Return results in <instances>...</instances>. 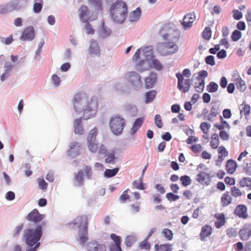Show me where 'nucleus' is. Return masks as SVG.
I'll return each instance as SVG.
<instances>
[{
  "label": "nucleus",
  "instance_id": "13d9d810",
  "mask_svg": "<svg viewBox=\"0 0 251 251\" xmlns=\"http://www.w3.org/2000/svg\"><path fill=\"white\" fill-rule=\"evenodd\" d=\"M166 197L168 200L172 201H176L179 199V197L178 195H175L171 192L167 193Z\"/></svg>",
  "mask_w": 251,
  "mask_h": 251
},
{
  "label": "nucleus",
  "instance_id": "09e8293b",
  "mask_svg": "<svg viewBox=\"0 0 251 251\" xmlns=\"http://www.w3.org/2000/svg\"><path fill=\"white\" fill-rule=\"evenodd\" d=\"M148 48H149V47H146V48H144L143 49H138L136 51L135 53H134V54L133 56V57H132L133 60L135 61H137L140 58V54L141 51H142L143 52H145L146 50L148 49Z\"/></svg>",
  "mask_w": 251,
  "mask_h": 251
},
{
  "label": "nucleus",
  "instance_id": "ea45409f",
  "mask_svg": "<svg viewBox=\"0 0 251 251\" xmlns=\"http://www.w3.org/2000/svg\"><path fill=\"white\" fill-rule=\"evenodd\" d=\"M141 206V202L136 201L135 203H132L130 205V210L133 213H136L140 211Z\"/></svg>",
  "mask_w": 251,
  "mask_h": 251
},
{
  "label": "nucleus",
  "instance_id": "774afa93",
  "mask_svg": "<svg viewBox=\"0 0 251 251\" xmlns=\"http://www.w3.org/2000/svg\"><path fill=\"white\" fill-rule=\"evenodd\" d=\"M109 249L110 251H123L121 247V245L111 244L110 245Z\"/></svg>",
  "mask_w": 251,
  "mask_h": 251
},
{
  "label": "nucleus",
  "instance_id": "9b49d317",
  "mask_svg": "<svg viewBox=\"0 0 251 251\" xmlns=\"http://www.w3.org/2000/svg\"><path fill=\"white\" fill-rule=\"evenodd\" d=\"M178 49L176 44L166 43L161 47V51L163 55H168L176 52Z\"/></svg>",
  "mask_w": 251,
  "mask_h": 251
},
{
  "label": "nucleus",
  "instance_id": "f8f14e48",
  "mask_svg": "<svg viewBox=\"0 0 251 251\" xmlns=\"http://www.w3.org/2000/svg\"><path fill=\"white\" fill-rule=\"evenodd\" d=\"M239 235L242 240H247L251 236V225L246 224L240 230Z\"/></svg>",
  "mask_w": 251,
  "mask_h": 251
},
{
  "label": "nucleus",
  "instance_id": "052dcab7",
  "mask_svg": "<svg viewBox=\"0 0 251 251\" xmlns=\"http://www.w3.org/2000/svg\"><path fill=\"white\" fill-rule=\"evenodd\" d=\"M152 201L154 204L160 203L162 201L161 196L158 194H154L152 196Z\"/></svg>",
  "mask_w": 251,
  "mask_h": 251
},
{
  "label": "nucleus",
  "instance_id": "393cba45",
  "mask_svg": "<svg viewBox=\"0 0 251 251\" xmlns=\"http://www.w3.org/2000/svg\"><path fill=\"white\" fill-rule=\"evenodd\" d=\"M144 121V119L143 117L138 118L135 120L130 130L132 134H134L137 132L142 126Z\"/></svg>",
  "mask_w": 251,
  "mask_h": 251
},
{
  "label": "nucleus",
  "instance_id": "5fc2aeb1",
  "mask_svg": "<svg viewBox=\"0 0 251 251\" xmlns=\"http://www.w3.org/2000/svg\"><path fill=\"white\" fill-rule=\"evenodd\" d=\"M38 184L40 188L43 190H46L48 187V183L45 181L43 178H38L37 179Z\"/></svg>",
  "mask_w": 251,
  "mask_h": 251
},
{
  "label": "nucleus",
  "instance_id": "338daca9",
  "mask_svg": "<svg viewBox=\"0 0 251 251\" xmlns=\"http://www.w3.org/2000/svg\"><path fill=\"white\" fill-rule=\"evenodd\" d=\"M85 30L86 32L88 34H93L95 32V30L92 28V26L88 23H87L85 25Z\"/></svg>",
  "mask_w": 251,
  "mask_h": 251
},
{
  "label": "nucleus",
  "instance_id": "39448f33",
  "mask_svg": "<svg viewBox=\"0 0 251 251\" xmlns=\"http://www.w3.org/2000/svg\"><path fill=\"white\" fill-rule=\"evenodd\" d=\"M125 125V120L120 116L112 117L109 121L110 130L114 134L116 135L122 133Z\"/></svg>",
  "mask_w": 251,
  "mask_h": 251
},
{
  "label": "nucleus",
  "instance_id": "9d476101",
  "mask_svg": "<svg viewBox=\"0 0 251 251\" xmlns=\"http://www.w3.org/2000/svg\"><path fill=\"white\" fill-rule=\"evenodd\" d=\"M44 218L43 215L40 214L37 209H34L27 214L26 219L28 221L36 224L41 222Z\"/></svg>",
  "mask_w": 251,
  "mask_h": 251
},
{
  "label": "nucleus",
  "instance_id": "2f4dec72",
  "mask_svg": "<svg viewBox=\"0 0 251 251\" xmlns=\"http://www.w3.org/2000/svg\"><path fill=\"white\" fill-rule=\"evenodd\" d=\"M132 185L134 189L141 190H145L146 189L142 178H140L138 180L133 181Z\"/></svg>",
  "mask_w": 251,
  "mask_h": 251
},
{
  "label": "nucleus",
  "instance_id": "4d7b16f0",
  "mask_svg": "<svg viewBox=\"0 0 251 251\" xmlns=\"http://www.w3.org/2000/svg\"><path fill=\"white\" fill-rule=\"evenodd\" d=\"M110 238L114 242V243L112 244L121 245V238L120 236L116 235L114 233L110 234Z\"/></svg>",
  "mask_w": 251,
  "mask_h": 251
},
{
  "label": "nucleus",
  "instance_id": "f704fd0d",
  "mask_svg": "<svg viewBox=\"0 0 251 251\" xmlns=\"http://www.w3.org/2000/svg\"><path fill=\"white\" fill-rule=\"evenodd\" d=\"M148 240L146 238L139 244V248L140 249L147 251H149L151 250V246L148 242Z\"/></svg>",
  "mask_w": 251,
  "mask_h": 251
},
{
  "label": "nucleus",
  "instance_id": "49530a36",
  "mask_svg": "<svg viewBox=\"0 0 251 251\" xmlns=\"http://www.w3.org/2000/svg\"><path fill=\"white\" fill-rule=\"evenodd\" d=\"M130 190L129 189H127L126 190H125L123 194L121 195V196L120 197V200L122 202H125L127 200H129L130 199V195H128V192H129Z\"/></svg>",
  "mask_w": 251,
  "mask_h": 251
},
{
  "label": "nucleus",
  "instance_id": "a211bd4d",
  "mask_svg": "<svg viewBox=\"0 0 251 251\" xmlns=\"http://www.w3.org/2000/svg\"><path fill=\"white\" fill-rule=\"evenodd\" d=\"M197 180L200 183L207 185L210 182V177L208 173L201 172L197 176Z\"/></svg>",
  "mask_w": 251,
  "mask_h": 251
},
{
  "label": "nucleus",
  "instance_id": "864d4df0",
  "mask_svg": "<svg viewBox=\"0 0 251 251\" xmlns=\"http://www.w3.org/2000/svg\"><path fill=\"white\" fill-rule=\"evenodd\" d=\"M241 32L238 30H234L231 35V39L233 41H237L239 40L241 37Z\"/></svg>",
  "mask_w": 251,
  "mask_h": 251
},
{
  "label": "nucleus",
  "instance_id": "20e7f679",
  "mask_svg": "<svg viewBox=\"0 0 251 251\" xmlns=\"http://www.w3.org/2000/svg\"><path fill=\"white\" fill-rule=\"evenodd\" d=\"M127 13V5L123 1L117 0L111 6L110 14L111 17L117 23H123L126 19Z\"/></svg>",
  "mask_w": 251,
  "mask_h": 251
},
{
  "label": "nucleus",
  "instance_id": "6e6552de",
  "mask_svg": "<svg viewBox=\"0 0 251 251\" xmlns=\"http://www.w3.org/2000/svg\"><path fill=\"white\" fill-rule=\"evenodd\" d=\"M176 75L178 79V89L183 93L188 92L191 84V79L189 78L184 79L179 73H176Z\"/></svg>",
  "mask_w": 251,
  "mask_h": 251
},
{
  "label": "nucleus",
  "instance_id": "79ce46f5",
  "mask_svg": "<svg viewBox=\"0 0 251 251\" xmlns=\"http://www.w3.org/2000/svg\"><path fill=\"white\" fill-rule=\"evenodd\" d=\"M40 2H35L33 5V11L36 13L40 12L43 7V0H36Z\"/></svg>",
  "mask_w": 251,
  "mask_h": 251
},
{
  "label": "nucleus",
  "instance_id": "c85d7f7f",
  "mask_svg": "<svg viewBox=\"0 0 251 251\" xmlns=\"http://www.w3.org/2000/svg\"><path fill=\"white\" fill-rule=\"evenodd\" d=\"M239 184L240 187H247L248 189L251 190V178L248 177H245L241 179Z\"/></svg>",
  "mask_w": 251,
  "mask_h": 251
},
{
  "label": "nucleus",
  "instance_id": "8fccbe9b",
  "mask_svg": "<svg viewBox=\"0 0 251 251\" xmlns=\"http://www.w3.org/2000/svg\"><path fill=\"white\" fill-rule=\"evenodd\" d=\"M211 36V31L210 27H206L202 32V37L205 40H209Z\"/></svg>",
  "mask_w": 251,
  "mask_h": 251
},
{
  "label": "nucleus",
  "instance_id": "69168bd1",
  "mask_svg": "<svg viewBox=\"0 0 251 251\" xmlns=\"http://www.w3.org/2000/svg\"><path fill=\"white\" fill-rule=\"evenodd\" d=\"M233 17L234 19L239 20H240L242 17L243 15L242 12L239 11L238 10H233Z\"/></svg>",
  "mask_w": 251,
  "mask_h": 251
},
{
  "label": "nucleus",
  "instance_id": "6ab92c4d",
  "mask_svg": "<svg viewBox=\"0 0 251 251\" xmlns=\"http://www.w3.org/2000/svg\"><path fill=\"white\" fill-rule=\"evenodd\" d=\"M80 145L78 142H74L71 144L68 152L70 156H75L79 154Z\"/></svg>",
  "mask_w": 251,
  "mask_h": 251
},
{
  "label": "nucleus",
  "instance_id": "1a4fd4ad",
  "mask_svg": "<svg viewBox=\"0 0 251 251\" xmlns=\"http://www.w3.org/2000/svg\"><path fill=\"white\" fill-rule=\"evenodd\" d=\"M35 35L33 27L32 26H29L24 29L20 39L23 41H31L34 38Z\"/></svg>",
  "mask_w": 251,
  "mask_h": 251
},
{
  "label": "nucleus",
  "instance_id": "680f3d73",
  "mask_svg": "<svg viewBox=\"0 0 251 251\" xmlns=\"http://www.w3.org/2000/svg\"><path fill=\"white\" fill-rule=\"evenodd\" d=\"M219 136L222 140L227 141L229 140V134L225 130H221L220 132Z\"/></svg>",
  "mask_w": 251,
  "mask_h": 251
},
{
  "label": "nucleus",
  "instance_id": "0e129e2a",
  "mask_svg": "<svg viewBox=\"0 0 251 251\" xmlns=\"http://www.w3.org/2000/svg\"><path fill=\"white\" fill-rule=\"evenodd\" d=\"M85 175L88 178H90L92 174L91 168L88 166H85L83 168Z\"/></svg>",
  "mask_w": 251,
  "mask_h": 251
},
{
  "label": "nucleus",
  "instance_id": "c03bdc74",
  "mask_svg": "<svg viewBox=\"0 0 251 251\" xmlns=\"http://www.w3.org/2000/svg\"><path fill=\"white\" fill-rule=\"evenodd\" d=\"M180 180L181 182L182 185L185 187L190 185L191 183V179L188 176H183L180 177Z\"/></svg>",
  "mask_w": 251,
  "mask_h": 251
},
{
  "label": "nucleus",
  "instance_id": "0eeeda50",
  "mask_svg": "<svg viewBox=\"0 0 251 251\" xmlns=\"http://www.w3.org/2000/svg\"><path fill=\"white\" fill-rule=\"evenodd\" d=\"M127 82L134 89L138 90L142 86V82L141 76L135 72L127 73L126 75Z\"/></svg>",
  "mask_w": 251,
  "mask_h": 251
},
{
  "label": "nucleus",
  "instance_id": "423d86ee",
  "mask_svg": "<svg viewBox=\"0 0 251 251\" xmlns=\"http://www.w3.org/2000/svg\"><path fill=\"white\" fill-rule=\"evenodd\" d=\"M74 225L78 224V226H84V229L82 230V234L79 237V241L81 243L84 244L88 240L87 230L88 218L86 216H78L75 220Z\"/></svg>",
  "mask_w": 251,
  "mask_h": 251
},
{
  "label": "nucleus",
  "instance_id": "58836bf2",
  "mask_svg": "<svg viewBox=\"0 0 251 251\" xmlns=\"http://www.w3.org/2000/svg\"><path fill=\"white\" fill-rule=\"evenodd\" d=\"M218 85L214 82H210L207 86V90L209 93L216 92L218 89Z\"/></svg>",
  "mask_w": 251,
  "mask_h": 251
},
{
  "label": "nucleus",
  "instance_id": "b1692460",
  "mask_svg": "<svg viewBox=\"0 0 251 251\" xmlns=\"http://www.w3.org/2000/svg\"><path fill=\"white\" fill-rule=\"evenodd\" d=\"M215 217L217 219V221L215 222V226L217 228H220L225 225L226 220L225 215L223 213L216 214Z\"/></svg>",
  "mask_w": 251,
  "mask_h": 251
},
{
  "label": "nucleus",
  "instance_id": "7ed1b4c3",
  "mask_svg": "<svg viewBox=\"0 0 251 251\" xmlns=\"http://www.w3.org/2000/svg\"><path fill=\"white\" fill-rule=\"evenodd\" d=\"M42 227L41 225H36L35 228L29 227L26 228L23 234V237L26 244L29 247H33L40 240L42 235Z\"/></svg>",
  "mask_w": 251,
  "mask_h": 251
},
{
  "label": "nucleus",
  "instance_id": "cd10ccee",
  "mask_svg": "<svg viewBox=\"0 0 251 251\" xmlns=\"http://www.w3.org/2000/svg\"><path fill=\"white\" fill-rule=\"evenodd\" d=\"M218 159L220 161H223L225 157L228 156V152L223 146H221L218 148Z\"/></svg>",
  "mask_w": 251,
  "mask_h": 251
},
{
  "label": "nucleus",
  "instance_id": "5701e85b",
  "mask_svg": "<svg viewBox=\"0 0 251 251\" xmlns=\"http://www.w3.org/2000/svg\"><path fill=\"white\" fill-rule=\"evenodd\" d=\"M237 168L236 162L232 159H229L226 161V170L227 173L233 174L236 171Z\"/></svg>",
  "mask_w": 251,
  "mask_h": 251
},
{
  "label": "nucleus",
  "instance_id": "a878e982",
  "mask_svg": "<svg viewBox=\"0 0 251 251\" xmlns=\"http://www.w3.org/2000/svg\"><path fill=\"white\" fill-rule=\"evenodd\" d=\"M154 251H172V245L169 244H155Z\"/></svg>",
  "mask_w": 251,
  "mask_h": 251
},
{
  "label": "nucleus",
  "instance_id": "f3484780",
  "mask_svg": "<svg viewBox=\"0 0 251 251\" xmlns=\"http://www.w3.org/2000/svg\"><path fill=\"white\" fill-rule=\"evenodd\" d=\"M89 51L92 56H99L100 55V47L97 42L95 40L92 39L90 41Z\"/></svg>",
  "mask_w": 251,
  "mask_h": 251
},
{
  "label": "nucleus",
  "instance_id": "37998d69",
  "mask_svg": "<svg viewBox=\"0 0 251 251\" xmlns=\"http://www.w3.org/2000/svg\"><path fill=\"white\" fill-rule=\"evenodd\" d=\"M162 233L167 240L170 241L173 239V233L170 229L164 228Z\"/></svg>",
  "mask_w": 251,
  "mask_h": 251
},
{
  "label": "nucleus",
  "instance_id": "f257e3e1",
  "mask_svg": "<svg viewBox=\"0 0 251 251\" xmlns=\"http://www.w3.org/2000/svg\"><path fill=\"white\" fill-rule=\"evenodd\" d=\"M88 97L85 93H77L74 97L73 104L77 113L83 112L89 118L96 114L98 108V100L95 97H92L90 100H88Z\"/></svg>",
  "mask_w": 251,
  "mask_h": 251
},
{
  "label": "nucleus",
  "instance_id": "473e14b6",
  "mask_svg": "<svg viewBox=\"0 0 251 251\" xmlns=\"http://www.w3.org/2000/svg\"><path fill=\"white\" fill-rule=\"evenodd\" d=\"M141 11L139 8H137L130 15V20L132 22L137 21L141 16Z\"/></svg>",
  "mask_w": 251,
  "mask_h": 251
},
{
  "label": "nucleus",
  "instance_id": "4468645a",
  "mask_svg": "<svg viewBox=\"0 0 251 251\" xmlns=\"http://www.w3.org/2000/svg\"><path fill=\"white\" fill-rule=\"evenodd\" d=\"M157 75L155 72H151L145 79V87L147 89L152 88L157 82Z\"/></svg>",
  "mask_w": 251,
  "mask_h": 251
},
{
  "label": "nucleus",
  "instance_id": "7c9ffc66",
  "mask_svg": "<svg viewBox=\"0 0 251 251\" xmlns=\"http://www.w3.org/2000/svg\"><path fill=\"white\" fill-rule=\"evenodd\" d=\"M219 107L218 105H213L210 109V113L207 117V120L212 121L213 117H216L219 113Z\"/></svg>",
  "mask_w": 251,
  "mask_h": 251
},
{
  "label": "nucleus",
  "instance_id": "72a5a7b5",
  "mask_svg": "<svg viewBox=\"0 0 251 251\" xmlns=\"http://www.w3.org/2000/svg\"><path fill=\"white\" fill-rule=\"evenodd\" d=\"M230 193L231 196L234 198L240 197L243 194L242 191L236 186L231 187Z\"/></svg>",
  "mask_w": 251,
  "mask_h": 251
},
{
  "label": "nucleus",
  "instance_id": "ddd939ff",
  "mask_svg": "<svg viewBox=\"0 0 251 251\" xmlns=\"http://www.w3.org/2000/svg\"><path fill=\"white\" fill-rule=\"evenodd\" d=\"M195 19L196 16L194 12L189 13L184 17L181 24L184 28H190L192 26V24Z\"/></svg>",
  "mask_w": 251,
  "mask_h": 251
},
{
  "label": "nucleus",
  "instance_id": "e2e57ef3",
  "mask_svg": "<svg viewBox=\"0 0 251 251\" xmlns=\"http://www.w3.org/2000/svg\"><path fill=\"white\" fill-rule=\"evenodd\" d=\"M205 62L207 64L211 66H214L215 64L214 57L212 55H209L207 56L205 59Z\"/></svg>",
  "mask_w": 251,
  "mask_h": 251
},
{
  "label": "nucleus",
  "instance_id": "603ef678",
  "mask_svg": "<svg viewBox=\"0 0 251 251\" xmlns=\"http://www.w3.org/2000/svg\"><path fill=\"white\" fill-rule=\"evenodd\" d=\"M214 126L219 130H220L221 131L223 130V129L225 128H228L229 127V126L226 121H222L221 124H215L214 125Z\"/></svg>",
  "mask_w": 251,
  "mask_h": 251
},
{
  "label": "nucleus",
  "instance_id": "a19ab883",
  "mask_svg": "<svg viewBox=\"0 0 251 251\" xmlns=\"http://www.w3.org/2000/svg\"><path fill=\"white\" fill-rule=\"evenodd\" d=\"M156 92L154 90H151L146 93V103L151 102L154 98Z\"/></svg>",
  "mask_w": 251,
  "mask_h": 251
},
{
  "label": "nucleus",
  "instance_id": "4be33fe9",
  "mask_svg": "<svg viewBox=\"0 0 251 251\" xmlns=\"http://www.w3.org/2000/svg\"><path fill=\"white\" fill-rule=\"evenodd\" d=\"M232 201V198L228 191L224 193L221 198V203L223 207H226L230 204Z\"/></svg>",
  "mask_w": 251,
  "mask_h": 251
},
{
  "label": "nucleus",
  "instance_id": "a18cd8bd",
  "mask_svg": "<svg viewBox=\"0 0 251 251\" xmlns=\"http://www.w3.org/2000/svg\"><path fill=\"white\" fill-rule=\"evenodd\" d=\"M191 150L195 154H199L202 150V147L200 144H195L190 147Z\"/></svg>",
  "mask_w": 251,
  "mask_h": 251
},
{
  "label": "nucleus",
  "instance_id": "bf43d9fd",
  "mask_svg": "<svg viewBox=\"0 0 251 251\" xmlns=\"http://www.w3.org/2000/svg\"><path fill=\"white\" fill-rule=\"evenodd\" d=\"M83 172L82 170L79 171L75 176V180L81 184L83 181Z\"/></svg>",
  "mask_w": 251,
  "mask_h": 251
},
{
  "label": "nucleus",
  "instance_id": "4c0bfd02",
  "mask_svg": "<svg viewBox=\"0 0 251 251\" xmlns=\"http://www.w3.org/2000/svg\"><path fill=\"white\" fill-rule=\"evenodd\" d=\"M151 67L158 71L161 70L163 68V65L160 61L155 58L152 59Z\"/></svg>",
  "mask_w": 251,
  "mask_h": 251
},
{
  "label": "nucleus",
  "instance_id": "c756f323",
  "mask_svg": "<svg viewBox=\"0 0 251 251\" xmlns=\"http://www.w3.org/2000/svg\"><path fill=\"white\" fill-rule=\"evenodd\" d=\"M106 158L105 159V162L107 163H115V151L114 150L111 151L110 152L107 154L105 153Z\"/></svg>",
  "mask_w": 251,
  "mask_h": 251
},
{
  "label": "nucleus",
  "instance_id": "e433bc0d",
  "mask_svg": "<svg viewBox=\"0 0 251 251\" xmlns=\"http://www.w3.org/2000/svg\"><path fill=\"white\" fill-rule=\"evenodd\" d=\"M119 168H115L113 169H106L104 172V176L107 177H111L115 176L118 172Z\"/></svg>",
  "mask_w": 251,
  "mask_h": 251
},
{
  "label": "nucleus",
  "instance_id": "f03ea898",
  "mask_svg": "<svg viewBox=\"0 0 251 251\" xmlns=\"http://www.w3.org/2000/svg\"><path fill=\"white\" fill-rule=\"evenodd\" d=\"M98 129L96 127L92 129L89 133L87 137L88 149L92 153L98 152L99 155L105 154L107 152L106 147L103 144L99 145L96 140Z\"/></svg>",
  "mask_w": 251,
  "mask_h": 251
},
{
  "label": "nucleus",
  "instance_id": "6e6d98bb",
  "mask_svg": "<svg viewBox=\"0 0 251 251\" xmlns=\"http://www.w3.org/2000/svg\"><path fill=\"white\" fill-rule=\"evenodd\" d=\"M155 124L158 128L163 127V124L162 121L161 117L160 115H156L155 116Z\"/></svg>",
  "mask_w": 251,
  "mask_h": 251
},
{
  "label": "nucleus",
  "instance_id": "412c9836",
  "mask_svg": "<svg viewBox=\"0 0 251 251\" xmlns=\"http://www.w3.org/2000/svg\"><path fill=\"white\" fill-rule=\"evenodd\" d=\"M87 247L89 251H106L105 245L98 244L95 242L88 243Z\"/></svg>",
  "mask_w": 251,
  "mask_h": 251
},
{
  "label": "nucleus",
  "instance_id": "dca6fc26",
  "mask_svg": "<svg viewBox=\"0 0 251 251\" xmlns=\"http://www.w3.org/2000/svg\"><path fill=\"white\" fill-rule=\"evenodd\" d=\"M234 213L241 218L246 219L248 217L247 207L246 205L243 204L237 205L235 209Z\"/></svg>",
  "mask_w": 251,
  "mask_h": 251
},
{
  "label": "nucleus",
  "instance_id": "aec40b11",
  "mask_svg": "<svg viewBox=\"0 0 251 251\" xmlns=\"http://www.w3.org/2000/svg\"><path fill=\"white\" fill-rule=\"evenodd\" d=\"M212 232V228L210 226L206 225L203 226L200 234L201 240L204 241L206 237L211 235Z\"/></svg>",
  "mask_w": 251,
  "mask_h": 251
},
{
  "label": "nucleus",
  "instance_id": "de8ad7c7",
  "mask_svg": "<svg viewBox=\"0 0 251 251\" xmlns=\"http://www.w3.org/2000/svg\"><path fill=\"white\" fill-rule=\"evenodd\" d=\"M79 17L80 19L83 18L87 15L88 9L87 6L82 5L79 9Z\"/></svg>",
  "mask_w": 251,
  "mask_h": 251
},
{
  "label": "nucleus",
  "instance_id": "c9c22d12",
  "mask_svg": "<svg viewBox=\"0 0 251 251\" xmlns=\"http://www.w3.org/2000/svg\"><path fill=\"white\" fill-rule=\"evenodd\" d=\"M197 80L199 81V83L198 84H196L195 87L197 92L201 93L203 91L204 89V80L201 79L200 78H197Z\"/></svg>",
  "mask_w": 251,
  "mask_h": 251
},
{
  "label": "nucleus",
  "instance_id": "3c124183",
  "mask_svg": "<svg viewBox=\"0 0 251 251\" xmlns=\"http://www.w3.org/2000/svg\"><path fill=\"white\" fill-rule=\"evenodd\" d=\"M200 127L203 133H208L210 127V125L206 122H202L201 124Z\"/></svg>",
  "mask_w": 251,
  "mask_h": 251
},
{
  "label": "nucleus",
  "instance_id": "2eb2a0df",
  "mask_svg": "<svg viewBox=\"0 0 251 251\" xmlns=\"http://www.w3.org/2000/svg\"><path fill=\"white\" fill-rule=\"evenodd\" d=\"M233 81L236 85L237 88L241 92H244L246 89V85L244 80L237 73L233 75Z\"/></svg>",
  "mask_w": 251,
  "mask_h": 251
},
{
  "label": "nucleus",
  "instance_id": "bb28decb",
  "mask_svg": "<svg viewBox=\"0 0 251 251\" xmlns=\"http://www.w3.org/2000/svg\"><path fill=\"white\" fill-rule=\"evenodd\" d=\"M220 143V141L219 139V136L218 134L214 133L212 134L211 137V141L210 143V147L213 149H216Z\"/></svg>",
  "mask_w": 251,
  "mask_h": 251
}]
</instances>
